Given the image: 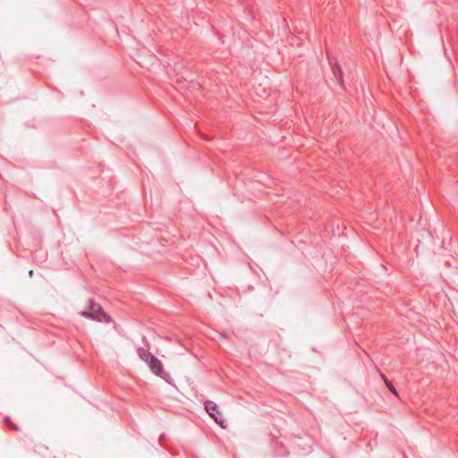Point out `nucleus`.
I'll list each match as a JSON object with an SVG mask.
<instances>
[{"label":"nucleus","instance_id":"9d476101","mask_svg":"<svg viewBox=\"0 0 458 458\" xmlns=\"http://www.w3.org/2000/svg\"><path fill=\"white\" fill-rule=\"evenodd\" d=\"M220 335H221V336H222V337H224V338H225V337H226V335H225V333H221Z\"/></svg>","mask_w":458,"mask_h":458},{"label":"nucleus","instance_id":"39448f33","mask_svg":"<svg viewBox=\"0 0 458 458\" xmlns=\"http://www.w3.org/2000/svg\"><path fill=\"white\" fill-rule=\"evenodd\" d=\"M138 354H139L140 358L142 360H144L146 363H147V360H149L150 357L153 356V354H151L148 351H147L146 349H144L142 347L138 349Z\"/></svg>","mask_w":458,"mask_h":458},{"label":"nucleus","instance_id":"20e7f679","mask_svg":"<svg viewBox=\"0 0 458 458\" xmlns=\"http://www.w3.org/2000/svg\"><path fill=\"white\" fill-rule=\"evenodd\" d=\"M329 64L332 66V73L335 81L339 83V85L343 86L344 78L340 65L336 63L335 59H330Z\"/></svg>","mask_w":458,"mask_h":458},{"label":"nucleus","instance_id":"6e6552de","mask_svg":"<svg viewBox=\"0 0 458 458\" xmlns=\"http://www.w3.org/2000/svg\"><path fill=\"white\" fill-rule=\"evenodd\" d=\"M167 383L169 384H172L171 381L169 380L170 379V375L168 374V376H165V378H164Z\"/></svg>","mask_w":458,"mask_h":458},{"label":"nucleus","instance_id":"9b49d317","mask_svg":"<svg viewBox=\"0 0 458 458\" xmlns=\"http://www.w3.org/2000/svg\"><path fill=\"white\" fill-rule=\"evenodd\" d=\"M5 420L6 421H10V418L9 417H5Z\"/></svg>","mask_w":458,"mask_h":458},{"label":"nucleus","instance_id":"f257e3e1","mask_svg":"<svg viewBox=\"0 0 458 458\" xmlns=\"http://www.w3.org/2000/svg\"><path fill=\"white\" fill-rule=\"evenodd\" d=\"M205 409L209 416L214 419V420L220 425L222 428H225L224 425L225 420L221 412L218 411L217 405L216 403L212 401L205 402Z\"/></svg>","mask_w":458,"mask_h":458},{"label":"nucleus","instance_id":"7ed1b4c3","mask_svg":"<svg viewBox=\"0 0 458 458\" xmlns=\"http://www.w3.org/2000/svg\"><path fill=\"white\" fill-rule=\"evenodd\" d=\"M89 309L86 310H83L81 312V315L82 317H85V318H92V319H97L98 321H101V319L99 318V314H98L97 312V308L98 307H100L98 303H96L93 300H89Z\"/></svg>","mask_w":458,"mask_h":458},{"label":"nucleus","instance_id":"0eeeda50","mask_svg":"<svg viewBox=\"0 0 458 458\" xmlns=\"http://www.w3.org/2000/svg\"><path fill=\"white\" fill-rule=\"evenodd\" d=\"M381 377H382L383 380L385 381L389 391L391 393H393L394 395L398 396V392H397L396 388L393 386V384L390 381H388V379L386 378V377L385 375H381Z\"/></svg>","mask_w":458,"mask_h":458},{"label":"nucleus","instance_id":"423d86ee","mask_svg":"<svg viewBox=\"0 0 458 458\" xmlns=\"http://www.w3.org/2000/svg\"><path fill=\"white\" fill-rule=\"evenodd\" d=\"M96 310L98 314H99L100 319L101 318H103L106 323L112 322V318L108 314H106L101 307H98Z\"/></svg>","mask_w":458,"mask_h":458},{"label":"nucleus","instance_id":"f03ea898","mask_svg":"<svg viewBox=\"0 0 458 458\" xmlns=\"http://www.w3.org/2000/svg\"><path fill=\"white\" fill-rule=\"evenodd\" d=\"M147 364L150 370L157 376L165 378V376H168V373H165L163 370V364L162 362L156 357L151 356L149 360H147Z\"/></svg>","mask_w":458,"mask_h":458},{"label":"nucleus","instance_id":"1a4fd4ad","mask_svg":"<svg viewBox=\"0 0 458 458\" xmlns=\"http://www.w3.org/2000/svg\"><path fill=\"white\" fill-rule=\"evenodd\" d=\"M29 276L31 277L33 276V270L29 271Z\"/></svg>","mask_w":458,"mask_h":458}]
</instances>
